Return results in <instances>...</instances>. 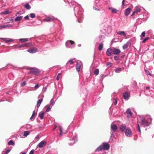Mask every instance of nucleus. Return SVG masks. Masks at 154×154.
<instances>
[{
  "label": "nucleus",
  "mask_w": 154,
  "mask_h": 154,
  "mask_svg": "<svg viewBox=\"0 0 154 154\" xmlns=\"http://www.w3.org/2000/svg\"><path fill=\"white\" fill-rule=\"evenodd\" d=\"M75 14L78 19V22L81 23L82 22V19L83 17L82 9L80 6L76 7L74 8Z\"/></svg>",
  "instance_id": "f257e3e1"
},
{
  "label": "nucleus",
  "mask_w": 154,
  "mask_h": 154,
  "mask_svg": "<svg viewBox=\"0 0 154 154\" xmlns=\"http://www.w3.org/2000/svg\"><path fill=\"white\" fill-rule=\"evenodd\" d=\"M152 119L150 115H148L145 118H142L140 122L138 123L144 127H147L149 126L152 122Z\"/></svg>",
  "instance_id": "f03ea898"
},
{
  "label": "nucleus",
  "mask_w": 154,
  "mask_h": 154,
  "mask_svg": "<svg viewBox=\"0 0 154 154\" xmlns=\"http://www.w3.org/2000/svg\"><path fill=\"white\" fill-rule=\"evenodd\" d=\"M110 147L109 144L106 142L103 143L99 146L95 150L96 152L102 151L104 150H108Z\"/></svg>",
  "instance_id": "7ed1b4c3"
},
{
  "label": "nucleus",
  "mask_w": 154,
  "mask_h": 154,
  "mask_svg": "<svg viewBox=\"0 0 154 154\" xmlns=\"http://www.w3.org/2000/svg\"><path fill=\"white\" fill-rule=\"evenodd\" d=\"M65 44L66 47L68 48H73L75 47V45L74 42L71 40L67 41Z\"/></svg>",
  "instance_id": "20e7f679"
},
{
  "label": "nucleus",
  "mask_w": 154,
  "mask_h": 154,
  "mask_svg": "<svg viewBox=\"0 0 154 154\" xmlns=\"http://www.w3.org/2000/svg\"><path fill=\"white\" fill-rule=\"evenodd\" d=\"M77 135L75 134L69 139V145H72L73 144L75 143L77 141Z\"/></svg>",
  "instance_id": "39448f33"
},
{
  "label": "nucleus",
  "mask_w": 154,
  "mask_h": 154,
  "mask_svg": "<svg viewBox=\"0 0 154 154\" xmlns=\"http://www.w3.org/2000/svg\"><path fill=\"white\" fill-rule=\"evenodd\" d=\"M125 135L127 137H131L132 135V132L131 130L128 128L125 131Z\"/></svg>",
  "instance_id": "423d86ee"
},
{
  "label": "nucleus",
  "mask_w": 154,
  "mask_h": 154,
  "mask_svg": "<svg viewBox=\"0 0 154 154\" xmlns=\"http://www.w3.org/2000/svg\"><path fill=\"white\" fill-rule=\"evenodd\" d=\"M141 10V7L140 6H136L134 9V11L131 16H132L133 14H137V13L140 11Z\"/></svg>",
  "instance_id": "0eeeda50"
},
{
  "label": "nucleus",
  "mask_w": 154,
  "mask_h": 154,
  "mask_svg": "<svg viewBox=\"0 0 154 154\" xmlns=\"http://www.w3.org/2000/svg\"><path fill=\"white\" fill-rule=\"evenodd\" d=\"M46 143L47 142L46 141L43 140L38 144L37 146L39 148H42L46 145Z\"/></svg>",
  "instance_id": "6e6552de"
},
{
  "label": "nucleus",
  "mask_w": 154,
  "mask_h": 154,
  "mask_svg": "<svg viewBox=\"0 0 154 154\" xmlns=\"http://www.w3.org/2000/svg\"><path fill=\"white\" fill-rule=\"evenodd\" d=\"M27 51L30 53L33 54L36 52L38 51V50L36 48L32 47L27 50Z\"/></svg>",
  "instance_id": "1a4fd4ad"
},
{
  "label": "nucleus",
  "mask_w": 154,
  "mask_h": 154,
  "mask_svg": "<svg viewBox=\"0 0 154 154\" xmlns=\"http://www.w3.org/2000/svg\"><path fill=\"white\" fill-rule=\"evenodd\" d=\"M121 52V51L119 49H117L115 48H113V54L114 55H119Z\"/></svg>",
  "instance_id": "9d476101"
},
{
  "label": "nucleus",
  "mask_w": 154,
  "mask_h": 154,
  "mask_svg": "<svg viewBox=\"0 0 154 154\" xmlns=\"http://www.w3.org/2000/svg\"><path fill=\"white\" fill-rule=\"evenodd\" d=\"M54 19V17L49 16L46 17L43 20L47 22H49L53 21Z\"/></svg>",
  "instance_id": "9b49d317"
},
{
  "label": "nucleus",
  "mask_w": 154,
  "mask_h": 154,
  "mask_svg": "<svg viewBox=\"0 0 154 154\" xmlns=\"http://www.w3.org/2000/svg\"><path fill=\"white\" fill-rule=\"evenodd\" d=\"M123 96L125 100H128L130 97V94L128 92L126 91L124 93Z\"/></svg>",
  "instance_id": "f8f14e48"
},
{
  "label": "nucleus",
  "mask_w": 154,
  "mask_h": 154,
  "mask_svg": "<svg viewBox=\"0 0 154 154\" xmlns=\"http://www.w3.org/2000/svg\"><path fill=\"white\" fill-rule=\"evenodd\" d=\"M112 51H113V48H108L106 51V54L107 56H111L112 54Z\"/></svg>",
  "instance_id": "ddd939ff"
},
{
  "label": "nucleus",
  "mask_w": 154,
  "mask_h": 154,
  "mask_svg": "<svg viewBox=\"0 0 154 154\" xmlns=\"http://www.w3.org/2000/svg\"><path fill=\"white\" fill-rule=\"evenodd\" d=\"M33 45V44L32 42L26 43L24 44H22L23 48L29 47Z\"/></svg>",
  "instance_id": "4468645a"
},
{
  "label": "nucleus",
  "mask_w": 154,
  "mask_h": 154,
  "mask_svg": "<svg viewBox=\"0 0 154 154\" xmlns=\"http://www.w3.org/2000/svg\"><path fill=\"white\" fill-rule=\"evenodd\" d=\"M111 128V130H112L113 132H115L118 129L117 125L113 124H112Z\"/></svg>",
  "instance_id": "2eb2a0df"
},
{
  "label": "nucleus",
  "mask_w": 154,
  "mask_h": 154,
  "mask_svg": "<svg viewBox=\"0 0 154 154\" xmlns=\"http://www.w3.org/2000/svg\"><path fill=\"white\" fill-rule=\"evenodd\" d=\"M127 128L125 124H122L120 127V130L122 131H125Z\"/></svg>",
  "instance_id": "dca6fc26"
},
{
  "label": "nucleus",
  "mask_w": 154,
  "mask_h": 154,
  "mask_svg": "<svg viewBox=\"0 0 154 154\" xmlns=\"http://www.w3.org/2000/svg\"><path fill=\"white\" fill-rule=\"evenodd\" d=\"M131 9L130 8H127L125 11V14L126 16H128L130 13Z\"/></svg>",
  "instance_id": "f3484780"
},
{
  "label": "nucleus",
  "mask_w": 154,
  "mask_h": 154,
  "mask_svg": "<svg viewBox=\"0 0 154 154\" xmlns=\"http://www.w3.org/2000/svg\"><path fill=\"white\" fill-rule=\"evenodd\" d=\"M82 63L80 62H78L77 63L76 66V68L78 72H79L80 69V68L81 64Z\"/></svg>",
  "instance_id": "a211bd4d"
},
{
  "label": "nucleus",
  "mask_w": 154,
  "mask_h": 154,
  "mask_svg": "<svg viewBox=\"0 0 154 154\" xmlns=\"http://www.w3.org/2000/svg\"><path fill=\"white\" fill-rule=\"evenodd\" d=\"M131 45V43L130 42H128L123 45V48L124 49H125L128 47V46H130Z\"/></svg>",
  "instance_id": "6ab92c4d"
},
{
  "label": "nucleus",
  "mask_w": 154,
  "mask_h": 154,
  "mask_svg": "<svg viewBox=\"0 0 154 154\" xmlns=\"http://www.w3.org/2000/svg\"><path fill=\"white\" fill-rule=\"evenodd\" d=\"M109 9L111 11V12L114 14L117 13L118 11V10L115 8H113L112 7H109Z\"/></svg>",
  "instance_id": "aec40b11"
},
{
  "label": "nucleus",
  "mask_w": 154,
  "mask_h": 154,
  "mask_svg": "<svg viewBox=\"0 0 154 154\" xmlns=\"http://www.w3.org/2000/svg\"><path fill=\"white\" fill-rule=\"evenodd\" d=\"M43 100V99L42 98L39 99L37 102V108H38L40 105L42 103Z\"/></svg>",
  "instance_id": "412c9836"
},
{
  "label": "nucleus",
  "mask_w": 154,
  "mask_h": 154,
  "mask_svg": "<svg viewBox=\"0 0 154 154\" xmlns=\"http://www.w3.org/2000/svg\"><path fill=\"white\" fill-rule=\"evenodd\" d=\"M29 40V38H20L19 39V40L20 42H27Z\"/></svg>",
  "instance_id": "4be33fe9"
},
{
  "label": "nucleus",
  "mask_w": 154,
  "mask_h": 154,
  "mask_svg": "<svg viewBox=\"0 0 154 154\" xmlns=\"http://www.w3.org/2000/svg\"><path fill=\"white\" fill-rule=\"evenodd\" d=\"M117 33L120 35L123 36L125 37H126V35L124 31H119Z\"/></svg>",
  "instance_id": "5701e85b"
},
{
  "label": "nucleus",
  "mask_w": 154,
  "mask_h": 154,
  "mask_svg": "<svg viewBox=\"0 0 154 154\" xmlns=\"http://www.w3.org/2000/svg\"><path fill=\"white\" fill-rule=\"evenodd\" d=\"M74 59H70L66 63V65H68L69 64L72 65L74 63L73 60Z\"/></svg>",
  "instance_id": "b1692460"
},
{
  "label": "nucleus",
  "mask_w": 154,
  "mask_h": 154,
  "mask_svg": "<svg viewBox=\"0 0 154 154\" xmlns=\"http://www.w3.org/2000/svg\"><path fill=\"white\" fill-rule=\"evenodd\" d=\"M22 17V16H20L19 17H17L15 18L14 20L16 22L20 21L21 20Z\"/></svg>",
  "instance_id": "393cba45"
},
{
  "label": "nucleus",
  "mask_w": 154,
  "mask_h": 154,
  "mask_svg": "<svg viewBox=\"0 0 154 154\" xmlns=\"http://www.w3.org/2000/svg\"><path fill=\"white\" fill-rule=\"evenodd\" d=\"M45 107H46L47 108V109L45 111V112H49L51 109V105H47L46 106H45Z\"/></svg>",
  "instance_id": "a878e982"
},
{
  "label": "nucleus",
  "mask_w": 154,
  "mask_h": 154,
  "mask_svg": "<svg viewBox=\"0 0 154 154\" xmlns=\"http://www.w3.org/2000/svg\"><path fill=\"white\" fill-rule=\"evenodd\" d=\"M44 112H40L39 114V117L41 119H42L43 118V116L44 115Z\"/></svg>",
  "instance_id": "bb28decb"
},
{
  "label": "nucleus",
  "mask_w": 154,
  "mask_h": 154,
  "mask_svg": "<svg viewBox=\"0 0 154 154\" xmlns=\"http://www.w3.org/2000/svg\"><path fill=\"white\" fill-rule=\"evenodd\" d=\"M64 1L65 2H67L69 4H71L72 5H73L75 3V2L73 1H72V0H64Z\"/></svg>",
  "instance_id": "cd10ccee"
},
{
  "label": "nucleus",
  "mask_w": 154,
  "mask_h": 154,
  "mask_svg": "<svg viewBox=\"0 0 154 154\" xmlns=\"http://www.w3.org/2000/svg\"><path fill=\"white\" fill-rule=\"evenodd\" d=\"M122 68H118L116 69L114 71L115 72L117 73H120L122 71Z\"/></svg>",
  "instance_id": "c85d7f7f"
},
{
  "label": "nucleus",
  "mask_w": 154,
  "mask_h": 154,
  "mask_svg": "<svg viewBox=\"0 0 154 154\" xmlns=\"http://www.w3.org/2000/svg\"><path fill=\"white\" fill-rule=\"evenodd\" d=\"M25 7L28 10H29L30 9L31 7L28 3H26L25 5Z\"/></svg>",
  "instance_id": "c756f323"
},
{
  "label": "nucleus",
  "mask_w": 154,
  "mask_h": 154,
  "mask_svg": "<svg viewBox=\"0 0 154 154\" xmlns=\"http://www.w3.org/2000/svg\"><path fill=\"white\" fill-rule=\"evenodd\" d=\"M103 47V44L102 43L100 44L99 46L98 50L100 51H101Z\"/></svg>",
  "instance_id": "7c9ffc66"
},
{
  "label": "nucleus",
  "mask_w": 154,
  "mask_h": 154,
  "mask_svg": "<svg viewBox=\"0 0 154 154\" xmlns=\"http://www.w3.org/2000/svg\"><path fill=\"white\" fill-rule=\"evenodd\" d=\"M8 144L9 145H12L14 146V143L12 140H10L8 143Z\"/></svg>",
  "instance_id": "2f4dec72"
},
{
  "label": "nucleus",
  "mask_w": 154,
  "mask_h": 154,
  "mask_svg": "<svg viewBox=\"0 0 154 154\" xmlns=\"http://www.w3.org/2000/svg\"><path fill=\"white\" fill-rule=\"evenodd\" d=\"M126 113L127 114H129L130 116H131L132 115V113L131 112L130 109H127L126 111Z\"/></svg>",
  "instance_id": "473e14b6"
},
{
  "label": "nucleus",
  "mask_w": 154,
  "mask_h": 154,
  "mask_svg": "<svg viewBox=\"0 0 154 154\" xmlns=\"http://www.w3.org/2000/svg\"><path fill=\"white\" fill-rule=\"evenodd\" d=\"M59 129L60 131V136H61L63 134V130L62 128V127L60 126L59 127Z\"/></svg>",
  "instance_id": "72a5a7b5"
},
{
  "label": "nucleus",
  "mask_w": 154,
  "mask_h": 154,
  "mask_svg": "<svg viewBox=\"0 0 154 154\" xmlns=\"http://www.w3.org/2000/svg\"><path fill=\"white\" fill-rule=\"evenodd\" d=\"M12 27H13V25L11 24H8L7 25H3L4 28H9Z\"/></svg>",
  "instance_id": "f704fd0d"
},
{
  "label": "nucleus",
  "mask_w": 154,
  "mask_h": 154,
  "mask_svg": "<svg viewBox=\"0 0 154 154\" xmlns=\"http://www.w3.org/2000/svg\"><path fill=\"white\" fill-rule=\"evenodd\" d=\"M29 133L28 131H25L24 132L23 136L25 137H26L29 134Z\"/></svg>",
  "instance_id": "c9c22d12"
},
{
  "label": "nucleus",
  "mask_w": 154,
  "mask_h": 154,
  "mask_svg": "<svg viewBox=\"0 0 154 154\" xmlns=\"http://www.w3.org/2000/svg\"><path fill=\"white\" fill-rule=\"evenodd\" d=\"M99 70L98 69H96L94 72V74L95 75H97L99 74Z\"/></svg>",
  "instance_id": "e433bc0d"
},
{
  "label": "nucleus",
  "mask_w": 154,
  "mask_h": 154,
  "mask_svg": "<svg viewBox=\"0 0 154 154\" xmlns=\"http://www.w3.org/2000/svg\"><path fill=\"white\" fill-rule=\"evenodd\" d=\"M139 123H138L137 124V131L140 132V133H141V131L140 128V125L139 124Z\"/></svg>",
  "instance_id": "4c0bfd02"
},
{
  "label": "nucleus",
  "mask_w": 154,
  "mask_h": 154,
  "mask_svg": "<svg viewBox=\"0 0 154 154\" xmlns=\"http://www.w3.org/2000/svg\"><path fill=\"white\" fill-rule=\"evenodd\" d=\"M50 105L51 106V107L54 104L55 102L54 101V100L53 99H51V100L50 101Z\"/></svg>",
  "instance_id": "58836bf2"
},
{
  "label": "nucleus",
  "mask_w": 154,
  "mask_h": 154,
  "mask_svg": "<svg viewBox=\"0 0 154 154\" xmlns=\"http://www.w3.org/2000/svg\"><path fill=\"white\" fill-rule=\"evenodd\" d=\"M30 69L32 70L31 71V72H30V73H35L34 74H35V73L36 72H37L35 69H34L32 68H30V69Z\"/></svg>",
  "instance_id": "ea45409f"
},
{
  "label": "nucleus",
  "mask_w": 154,
  "mask_h": 154,
  "mask_svg": "<svg viewBox=\"0 0 154 154\" xmlns=\"http://www.w3.org/2000/svg\"><path fill=\"white\" fill-rule=\"evenodd\" d=\"M113 103L114 105H116L117 102V101L116 99H113Z\"/></svg>",
  "instance_id": "a19ab883"
},
{
  "label": "nucleus",
  "mask_w": 154,
  "mask_h": 154,
  "mask_svg": "<svg viewBox=\"0 0 154 154\" xmlns=\"http://www.w3.org/2000/svg\"><path fill=\"white\" fill-rule=\"evenodd\" d=\"M30 17L31 18H33L35 17V14L34 13H31L30 14Z\"/></svg>",
  "instance_id": "79ce46f5"
},
{
  "label": "nucleus",
  "mask_w": 154,
  "mask_h": 154,
  "mask_svg": "<svg viewBox=\"0 0 154 154\" xmlns=\"http://www.w3.org/2000/svg\"><path fill=\"white\" fill-rule=\"evenodd\" d=\"M14 41L13 40L9 38H7V41H6V43H8L9 42H13Z\"/></svg>",
  "instance_id": "37998d69"
},
{
  "label": "nucleus",
  "mask_w": 154,
  "mask_h": 154,
  "mask_svg": "<svg viewBox=\"0 0 154 154\" xmlns=\"http://www.w3.org/2000/svg\"><path fill=\"white\" fill-rule=\"evenodd\" d=\"M112 63L110 62H108L106 64V66H108V67H110L112 66Z\"/></svg>",
  "instance_id": "c03bdc74"
},
{
  "label": "nucleus",
  "mask_w": 154,
  "mask_h": 154,
  "mask_svg": "<svg viewBox=\"0 0 154 154\" xmlns=\"http://www.w3.org/2000/svg\"><path fill=\"white\" fill-rule=\"evenodd\" d=\"M149 38V37H146L142 41L143 43H145L146 41L148 40Z\"/></svg>",
  "instance_id": "a18cd8bd"
},
{
  "label": "nucleus",
  "mask_w": 154,
  "mask_h": 154,
  "mask_svg": "<svg viewBox=\"0 0 154 154\" xmlns=\"http://www.w3.org/2000/svg\"><path fill=\"white\" fill-rule=\"evenodd\" d=\"M26 85V82L25 81H24L21 84V86L22 87Z\"/></svg>",
  "instance_id": "49530a36"
},
{
  "label": "nucleus",
  "mask_w": 154,
  "mask_h": 154,
  "mask_svg": "<svg viewBox=\"0 0 154 154\" xmlns=\"http://www.w3.org/2000/svg\"><path fill=\"white\" fill-rule=\"evenodd\" d=\"M10 13L8 11H6L3 12L2 14H9Z\"/></svg>",
  "instance_id": "de8ad7c7"
},
{
  "label": "nucleus",
  "mask_w": 154,
  "mask_h": 154,
  "mask_svg": "<svg viewBox=\"0 0 154 154\" xmlns=\"http://www.w3.org/2000/svg\"><path fill=\"white\" fill-rule=\"evenodd\" d=\"M61 75V74L60 73H59L58 74L56 78V80L58 81L60 79V77Z\"/></svg>",
  "instance_id": "09e8293b"
},
{
  "label": "nucleus",
  "mask_w": 154,
  "mask_h": 154,
  "mask_svg": "<svg viewBox=\"0 0 154 154\" xmlns=\"http://www.w3.org/2000/svg\"><path fill=\"white\" fill-rule=\"evenodd\" d=\"M114 59L115 60H116V61L119 60V57L118 56H115L114 57Z\"/></svg>",
  "instance_id": "8fccbe9b"
},
{
  "label": "nucleus",
  "mask_w": 154,
  "mask_h": 154,
  "mask_svg": "<svg viewBox=\"0 0 154 154\" xmlns=\"http://www.w3.org/2000/svg\"><path fill=\"white\" fill-rule=\"evenodd\" d=\"M106 76H107V75H105V76H104V75L103 74H102L100 75V79H101L103 78L106 77Z\"/></svg>",
  "instance_id": "3c124183"
},
{
  "label": "nucleus",
  "mask_w": 154,
  "mask_h": 154,
  "mask_svg": "<svg viewBox=\"0 0 154 154\" xmlns=\"http://www.w3.org/2000/svg\"><path fill=\"white\" fill-rule=\"evenodd\" d=\"M145 34L146 33L145 32H143L141 33V36L140 37H141L142 36L143 37H144L145 35Z\"/></svg>",
  "instance_id": "603ef678"
},
{
  "label": "nucleus",
  "mask_w": 154,
  "mask_h": 154,
  "mask_svg": "<svg viewBox=\"0 0 154 154\" xmlns=\"http://www.w3.org/2000/svg\"><path fill=\"white\" fill-rule=\"evenodd\" d=\"M8 38H1V39L3 41H5L6 43V41H7Z\"/></svg>",
  "instance_id": "864d4df0"
},
{
  "label": "nucleus",
  "mask_w": 154,
  "mask_h": 154,
  "mask_svg": "<svg viewBox=\"0 0 154 154\" xmlns=\"http://www.w3.org/2000/svg\"><path fill=\"white\" fill-rule=\"evenodd\" d=\"M10 151V150L8 149L5 151L4 154H7V153H8Z\"/></svg>",
  "instance_id": "5fc2aeb1"
},
{
  "label": "nucleus",
  "mask_w": 154,
  "mask_h": 154,
  "mask_svg": "<svg viewBox=\"0 0 154 154\" xmlns=\"http://www.w3.org/2000/svg\"><path fill=\"white\" fill-rule=\"evenodd\" d=\"M39 86L38 85V84H37L35 85L34 88L35 89H37L39 88Z\"/></svg>",
  "instance_id": "6e6d98bb"
},
{
  "label": "nucleus",
  "mask_w": 154,
  "mask_h": 154,
  "mask_svg": "<svg viewBox=\"0 0 154 154\" xmlns=\"http://www.w3.org/2000/svg\"><path fill=\"white\" fill-rule=\"evenodd\" d=\"M47 90V88L46 87H44L43 88L42 91L44 92H45Z\"/></svg>",
  "instance_id": "4d7b16f0"
},
{
  "label": "nucleus",
  "mask_w": 154,
  "mask_h": 154,
  "mask_svg": "<svg viewBox=\"0 0 154 154\" xmlns=\"http://www.w3.org/2000/svg\"><path fill=\"white\" fill-rule=\"evenodd\" d=\"M93 8L94 10L97 11H100L99 9H98L95 7H93Z\"/></svg>",
  "instance_id": "13d9d810"
},
{
  "label": "nucleus",
  "mask_w": 154,
  "mask_h": 154,
  "mask_svg": "<svg viewBox=\"0 0 154 154\" xmlns=\"http://www.w3.org/2000/svg\"><path fill=\"white\" fill-rule=\"evenodd\" d=\"M34 152V150L33 149H32L30 151L29 154H33Z\"/></svg>",
  "instance_id": "bf43d9fd"
},
{
  "label": "nucleus",
  "mask_w": 154,
  "mask_h": 154,
  "mask_svg": "<svg viewBox=\"0 0 154 154\" xmlns=\"http://www.w3.org/2000/svg\"><path fill=\"white\" fill-rule=\"evenodd\" d=\"M23 48L22 45H20L17 46L16 48Z\"/></svg>",
  "instance_id": "052dcab7"
},
{
  "label": "nucleus",
  "mask_w": 154,
  "mask_h": 154,
  "mask_svg": "<svg viewBox=\"0 0 154 154\" xmlns=\"http://www.w3.org/2000/svg\"><path fill=\"white\" fill-rule=\"evenodd\" d=\"M35 111H34L32 112V117L34 116L35 115Z\"/></svg>",
  "instance_id": "680f3d73"
},
{
  "label": "nucleus",
  "mask_w": 154,
  "mask_h": 154,
  "mask_svg": "<svg viewBox=\"0 0 154 154\" xmlns=\"http://www.w3.org/2000/svg\"><path fill=\"white\" fill-rule=\"evenodd\" d=\"M27 153V152L25 151L24 152H20V154H26Z\"/></svg>",
  "instance_id": "e2e57ef3"
},
{
  "label": "nucleus",
  "mask_w": 154,
  "mask_h": 154,
  "mask_svg": "<svg viewBox=\"0 0 154 154\" xmlns=\"http://www.w3.org/2000/svg\"><path fill=\"white\" fill-rule=\"evenodd\" d=\"M24 18L26 19H29V16L28 15H27L24 17Z\"/></svg>",
  "instance_id": "0e129e2a"
},
{
  "label": "nucleus",
  "mask_w": 154,
  "mask_h": 154,
  "mask_svg": "<svg viewBox=\"0 0 154 154\" xmlns=\"http://www.w3.org/2000/svg\"><path fill=\"white\" fill-rule=\"evenodd\" d=\"M39 138V136L38 135H37L35 138V139H38Z\"/></svg>",
  "instance_id": "69168bd1"
},
{
  "label": "nucleus",
  "mask_w": 154,
  "mask_h": 154,
  "mask_svg": "<svg viewBox=\"0 0 154 154\" xmlns=\"http://www.w3.org/2000/svg\"><path fill=\"white\" fill-rule=\"evenodd\" d=\"M4 28L3 25L0 26V29Z\"/></svg>",
  "instance_id": "338daca9"
},
{
  "label": "nucleus",
  "mask_w": 154,
  "mask_h": 154,
  "mask_svg": "<svg viewBox=\"0 0 154 154\" xmlns=\"http://www.w3.org/2000/svg\"><path fill=\"white\" fill-rule=\"evenodd\" d=\"M20 14V12H18L17 13H16V16H17V14Z\"/></svg>",
  "instance_id": "774afa93"
}]
</instances>
